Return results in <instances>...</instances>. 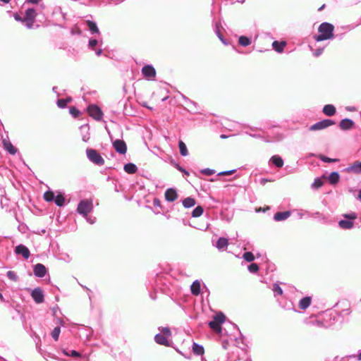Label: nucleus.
Segmentation results:
<instances>
[{
  "instance_id": "obj_1",
  "label": "nucleus",
  "mask_w": 361,
  "mask_h": 361,
  "mask_svg": "<svg viewBox=\"0 0 361 361\" xmlns=\"http://www.w3.org/2000/svg\"><path fill=\"white\" fill-rule=\"evenodd\" d=\"M334 26L327 22L322 23L318 27L319 35L314 37L317 42H322L326 39H334Z\"/></svg>"
},
{
  "instance_id": "obj_2",
  "label": "nucleus",
  "mask_w": 361,
  "mask_h": 361,
  "mask_svg": "<svg viewBox=\"0 0 361 361\" xmlns=\"http://www.w3.org/2000/svg\"><path fill=\"white\" fill-rule=\"evenodd\" d=\"M226 316L221 312L216 313L212 321L208 324L209 326L216 333H221V324L225 322Z\"/></svg>"
},
{
  "instance_id": "obj_3",
  "label": "nucleus",
  "mask_w": 361,
  "mask_h": 361,
  "mask_svg": "<svg viewBox=\"0 0 361 361\" xmlns=\"http://www.w3.org/2000/svg\"><path fill=\"white\" fill-rule=\"evenodd\" d=\"M93 209L92 200L85 199L80 201L78 204L77 212L83 217H86Z\"/></svg>"
},
{
  "instance_id": "obj_4",
  "label": "nucleus",
  "mask_w": 361,
  "mask_h": 361,
  "mask_svg": "<svg viewBox=\"0 0 361 361\" xmlns=\"http://www.w3.org/2000/svg\"><path fill=\"white\" fill-rule=\"evenodd\" d=\"M86 154L87 159L93 164L97 166H103L104 164V159L96 149L87 148L86 149Z\"/></svg>"
},
{
  "instance_id": "obj_5",
  "label": "nucleus",
  "mask_w": 361,
  "mask_h": 361,
  "mask_svg": "<svg viewBox=\"0 0 361 361\" xmlns=\"http://www.w3.org/2000/svg\"><path fill=\"white\" fill-rule=\"evenodd\" d=\"M335 123H336V122L334 120L324 119L322 121H320L317 122L316 123L312 125L309 128V130L311 131L321 130H324L331 126H333Z\"/></svg>"
},
{
  "instance_id": "obj_6",
  "label": "nucleus",
  "mask_w": 361,
  "mask_h": 361,
  "mask_svg": "<svg viewBox=\"0 0 361 361\" xmlns=\"http://www.w3.org/2000/svg\"><path fill=\"white\" fill-rule=\"evenodd\" d=\"M87 112L89 115L96 121H101L103 117V113L101 109L95 105L91 104L87 107Z\"/></svg>"
},
{
  "instance_id": "obj_7",
  "label": "nucleus",
  "mask_w": 361,
  "mask_h": 361,
  "mask_svg": "<svg viewBox=\"0 0 361 361\" xmlns=\"http://www.w3.org/2000/svg\"><path fill=\"white\" fill-rule=\"evenodd\" d=\"M31 297L37 304L42 303L44 300V295L42 290L37 287L34 288L30 293Z\"/></svg>"
},
{
  "instance_id": "obj_8",
  "label": "nucleus",
  "mask_w": 361,
  "mask_h": 361,
  "mask_svg": "<svg viewBox=\"0 0 361 361\" xmlns=\"http://www.w3.org/2000/svg\"><path fill=\"white\" fill-rule=\"evenodd\" d=\"M113 147L115 150L121 154H125L126 153L127 146L123 140L117 139L114 140L113 142Z\"/></svg>"
},
{
  "instance_id": "obj_9",
  "label": "nucleus",
  "mask_w": 361,
  "mask_h": 361,
  "mask_svg": "<svg viewBox=\"0 0 361 361\" xmlns=\"http://www.w3.org/2000/svg\"><path fill=\"white\" fill-rule=\"evenodd\" d=\"M142 73L148 79H152L156 76V70L152 65H145L142 68Z\"/></svg>"
},
{
  "instance_id": "obj_10",
  "label": "nucleus",
  "mask_w": 361,
  "mask_h": 361,
  "mask_svg": "<svg viewBox=\"0 0 361 361\" xmlns=\"http://www.w3.org/2000/svg\"><path fill=\"white\" fill-rule=\"evenodd\" d=\"M33 272L35 276L42 278L46 275L47 270L44 264L38 263L34 266Z\"/></svg>"
},
{
  "instance_id": "obj_11",
  "label": "nucleus",
  "mask_w": 361,
  "mask_h": 361,
  "mask_svg": "<svg viewBox=\"0 0 361 361\" xmlns=\"http://www.w3.org/2000/svg\"><path fill=\"white\" fill-rule=\"evenodd\" d=\"M15 253L16 255H21L25 259H27L30 255L29 249L22 244L18 245L15 247Z\"/></svg>"
},
{
  "instance_id": "obj_12",
  "label": "nucleus",
  "mask_w": 361,
  "mask_h": 361,
  "mask_svg": "<svg viewBox=\"0 0 361 361\" xmlns=\"http://www.w3.org/2000/svg\"><path fill=\"white\" fill-rule=\"evenodd\" d=\"M338 126L342 130H349L354 127L355 123L350 118H343L340 121Z\"/></svg>"
},
{
  "instance_id": "obj_13",
  "label": "nucleus",
  "mask_w": 361,
  "mask_h": 361,
  "mask_svg": "<svg viewBox=\"0 0 361 361\" xmlns=\"http://www.w3.org/2000/svg\"><path fill=\"white\" fill-rule=\"evenodd\" d=\"M165 199L166 201L172 202L178 197L176 190L174 188H169L165 191Z\"/></svg>"
},
{
  "instance_id": "obj_14",
  "label": "nucleus",
  "mask_w": 361,
  "mask_h": 361,
  "mask_svg": "<svg viewBox=\"0 0 361 361\" xmlns=\"http://www.w3.org/2000/svg\"><path fill=\"white\" fill-rule=\"evenodd\" d=\"M228 245V239L224 237L219 238L216 243L214 244V246L219 250V251H224L225 250Z\"/></svg>"
},
{
  "instance_id": "obj_15",
  "label": "nucleus",
  "mask_w": 361,
  "mask_h": 361,
  "mask_svg": "<svg viewBox=\"0 0 361 361\" xmlns=\"http://www.w3.org/2000/svg\"><path fill=\"white\" fill-rule=\"evenodd\" d=\"M291 214H292L291 211H285V212H276L274 215V220L275 221H284V220L287 219L288 217H290Z\"/></svg>"
},
{
  "instance_id": "obj_16",
  "label": "nucleus",
  "mask_w": 361,
  "mask_h": 361,
  "mask_svg": "<svg viewBox=\"0 0 361 361\" xmlns=\"http://www.w3.org/2000/svg\"><path fill=\"white\" fill-rule=\"evenodd\" d=\"M312 303V297L310 296H305L302 298L298 303V307L302 310H307Z\"/></svg>"
},
{
  "instance_id": "obj_17",
  "label": "nucleus",
  "mask_w": 361,
  "mask_h": 361,
  "mask_svg": "<svg viewBox=\"0 0 361 361\" xmlns=\"http://www.w3.org/2000/svg\"><path fill=\"white\" fill-rule=\"evenodd\" d=\"M167 336L162 335L161 333L157 334L154 336V341L157 343L164 346H169L170 343Z\"/></svg>"
},
{
  "instance_id": "obj_18",
  "label": "nucleus",
  "mask_w": 361,
  "mask_h": 361,
  "mask_svg": "<svg viewBox=\"0 0 361 361\" xmlns=\"http://www.w3.org/2000/svg\"><path fill=\"white\" fill-rule=\"evenodd\" d=\"M346 171L357 174L361 173V161H355L346 169Z\"/></svg>"
},
{
  "instance_id": "obj_19",
  "label": "nucleus",
  "mask_w": 361,
  "mask_h": 361,
  "mask_svg": "<svg viewBox=\"0 0 361 361\" xmlns=\"http://www.w3.org/2000/svg\"><path fill=\"white\" fill-rule=\"evenodd\" d=\"M3 145L4 149L11 154L14 155L17 152V149L9 140H4Z\"/></svg>"
},
{
  "instance_id": "obj_20",
  "label": "nucleus",
  "mask_w": 361,
  "mask_h": 361,
  "mask_svg": "<svg viewBox=\"0 0 361 361\" xmlns=\"http://www.w3.org/2000/svg\"><path fill=\"white\" fill-rule=\"evenodd\" d=\"M338 226L342 229L349 230L353 228L354 223L353 221L348 219H341L338 221Z\"/></svg>"
},
{
  "instance_id": "obj_21",
  "label": "nucleus",
  "mask_w": 361,
  "mask_h": 361,
  "mask_svg": "<svg viewBox=\"0 0 361 361\" xmlns=\"http://www.w3.org/2000/svg\"><path fill=\"white\" fill-rule=\"evenodd\" d=\"M323 113L327 116H332L336 112V107L332 104H326L322 109Z\"/></svg>"
},
{
  "instance_id": "obj_22",
  "label": "nucleus",
  "mask_w": 361,
  "mask_h": 361,
  "mask_svg": "<svg viewBox=\"0 0 361 361\" xmlns=\"http://www.w3.org/2000/svg\"><path fill=\"white\" fill-rule=\"evenodd\" d=\"M190 290L192 295H198L201 292V283L198 280L193 281L190 286Z\"/></svg>"
},
{
  "instance_id": "obj_23",
  "label": "nucleus",
  "mask_w": 361,
  "mask_h": 361,
  "mask_svg": "<svg viewBox=\"0 0 361 361\" xmlns=\"http://www.w3.org/2000/svg\"><path fill=\"white\" fill-rule=\"evenodd\" d=\"M89 126L88 125H83L80 126V131L82 134V140L87 142L90 140V133H89Z\"/></svg>"
},
{
  "instance_id": "obj_24",
  "label": "nucleus",
  "mask_w": 361,
  "mask_h": 361,
  "mask_svg": "<svg viewBox=\"0 0 361 361\" xmlns=\"http://www.w3.org/2000/svg\"><path fill=\"white\" fill-rule=\"evenodd\" d=\"M86 25L89 30L90 31L91 34H99V28L95 22L87 20H86Z\"/></svg>"
},
{
  "instance_id": "obj_25",
  "label": "nucleus",
  "mask_w": 361,
  "mask_h": 361,
  "mask_svg": "<svg viewBox=\"0 0 361 361\" xmlns=\"http://www.w3.org/2000/svg\"><path fill=\"white\" fill-rule=\"evenodd\" d=\"M286 45V42L281 41H274L272 43V47L273 49L278 53L283 52L285 46Z\"/></svg>"
},
{
  "instance_id": "obj_26",
  "label": "nucleus",
  "mask_w": 361,
  "mask_h": 361,
  "mask_svg": "<svg viewBox=\"0 0 361 361\" xmlns=\"http://www.w3.org/2000/svg\"><path fill=\"white\" fill-rule=\"evenodd\" d=\"M36 17L35 10L32 8H29L26 9L25 16L23 17V20H35Z\"/></svg>"
},
{
  "instance_id": "obj_27",
  "label": "nucleus",
  "mask_w": 361,
  "mask_h": 361,
  "mask_svg": "<svg viewBox=\"0 0 361 361\" xmlns=\"http://www.w3.org/2000/svg\"><path fill=\"white\" fill-rule=\"evenodd\" d=\"M270 162H271L277 168H281L283 166V160L279 155L272 156L270 159Z\"/></svg>"
},
{
  "instance_id": "obj_28",
  "label": "nucleus",
  "mask_w": 361,
  "mask_h": 361,
  "mask_svg": "<svg viewBox=\"0 0 361 361\" xmlns=\"http://www.w3.org/2000/svg\"><path fill=\"white\" fill-rule=\"evenodd\" d=\"M124 171L129 173V174H133L136 173L137 171V166L133 163H128L124 165Z\"/></svg>"
},
{
  "instance_id": "obj_29",
  "label": "nucleus",
  "mask_w": 361,
  "mask_h": 361,
  "mask_svg": "<svg viewBox=\"0 0 361 361\" xmlns=\"http://www.w3.org/2000/svg\"><path fill=\"white\" fill-rule=\"evenodd\" d=\"M192 348L195 355H202L204 353V347L197 343H193Z\"/></svg>"
},
{
  "instance_id": "obj_30",
  "label": "nucleus",
  "mask_w": 361,
  "mask_h": 361,
  "mask_svg": "<svg viewBox=\"0 0 361 361\" xmlns=\"http://www.w3.org/2000/svg\"><path fill=\"white\" fill-rule=\"evenodd\" d=\"M182 203L185 208H190L195 205L196 201L193 197H188L185 198Z\"/></svg>"
},
{
  "instance_id": "obj_31",
  "label": "nucleus",
  "mask_w": 361,
  "mask_h": 361,
  "mask_svg": "<svg viewBox=\"0 0 361 361\" xmlns=\"http://www.w3.org/2000/svg\"><path fill=\"white\" fill-rule=\"evenodd\" d=\"M340 179L339 173L336 171L331 172L329 176V181L331 184H336Z\"/></svg>"
},
{
  "instance_id": "obj_32",
  "label": "nucleus",
  "mask_w": 361,
  "mask_h": 361,
  "mask_svg": "<svg viewBox=\"0 0 361 361\" xmlns=\"http://www.w3.org/2000/svg\"><path fill=\"white\" fill-rule=\"evenodd\" d=\"M178 147L180 150V154L183 156L186 157L188 155V151L186 145L184 143L183 141L179 140L178 142Z\"/></svg>"
},
{
  "instance_id": "obj_33",
  "label": "nucleus",
  "mask_w": 361,
  "mask_h": 361,
  "mask_svg": "<svg viewBox=\"0 0 361 361\" xmlns=\"http://www.w3.org/2000/svg\"><path fill=\"white\" fill-rule=\"evenodd\" d=\"M292 213L295 214L297 219H302L306 214H309V212L302 209H293Z\"/></svg>"
},
{
  "instance_id": "obj_34",
  "label": "nucleus",
  "mask_w": 361,
  "mask_h": 361,
  "mask_svg": "<svg viewBox=\"0 0 361 361\" xmlns=\"http://www.w3.org/2000/svg\"><path fill=\"white\" fill-rule=\"evenodd\" d=\"M54 202L58 207H62L65 203V198L62 194H58L54 197Z\"/></svg>"
},
{
  "instance_id": "obj_35",
  "label": "nucleus",
  "mask_w": 361,
  "mask_h": 361,
  "mask_svg": "<svg viewBox=\"0 0 361 361\" xmlns=\"http://www.w3.org/2000/svg\"><path fill=\"white\" fill-rule=\"evenodd\" d=\"M238 43L243 47H247L251 44V39L246 36H240L238 39Z\"/></svg>"
},
{
  "instance_id": "obj_36",
  "label": "nucleus",
  "mask_w": 361,
  "mask_h": 361,
  "mask_svg": "<svg viewBox=\"0 0 361 361\" xmlns=\"http://www.w3.org/2000/svg\"><path fill=\"white\" fill-rule=\"evenodd\" d=\"M203 207L202 206H197L192 212V216L195 218L199 217L203 214Z\"/></svg>"
},
{
  "instance_id": "obj_37",
  "label": "nucleus",
  "mask_w": 361,
  "mask_h": 361,
  "mask_svg": "<svg viewBox=\"0 0 361 361\" xmlns=\"http://www.w3.org/2000/svg\"><path fill=\"white\" fill-rule=\"evenodd\" d=\"M55 195L54 192L48 190L44 193V199L47 202H52L54 200Z\"/></svg>"
},
{
  "instance_id": "obj_38",
  "label": "nucleus",
  "mask_w": 361,
  "mask_h": 361,
  "mask_svg": "<svg viewBox=\"0 0 361 361\" xmlns=\"http://www.w3.org/2000/svg\"><path fill=\"white\" fill-rule=\"evenodd\" d=\"M272 290L275 297L283 294V290L278 283H274L273 285Z\"/></svg>"
},
{
  "instance_id": "obj_39",
  "label": "nucleus",
  "mask_w": 361,
  "mask_h": 361,
  "mask_svg": "<svg viewBox=\"0 0 361 361\" xmlns=\"http://www.w3.org/2000/svg\"><path fill=\"white\" fill-rule=\"evenodd\" d=\"M324 184V182L320 178H317L314 179V182L312 184V188L314 189H318L321 188Z\"/></svg>"
},
{
  "instance_id": "obj_40",
  "label": "nucleus",
  "mask_w": 361,
  "mask_h": 361,
  "mask_svg": "<svg viewBox=\"0 0 361 361\" xmlns=\"http://www.w3.org/2000/svg\"><path fill=\"white\" fill-rule=\"evenodd\" d=\"M243 258L248 262H251L252 261H254L255 259V256L254 255L252 254V252H245L243 255Z\"/></svg>"
},
{
  "instance_id": "obj_41",
  "label": "nucleus",
  "mask_w": 361,
  "mask_h": 361,
  "mask_svg": "<svg viewBox=\"0 0 361 361\" xmlns=\"http://www.w3.org/2000/svg\"><path fill=\"white\" fill-rule=\"evenodd\" d=\"M60 333H61V329L59 326H56L53 329L51 335L54 341H58Z\"/></svg>"
},
{
  "instance_id": "obj_42",
  "label": "nucleus",
  "mask_w": 361,
  "mask_h": 361,
  "mask_svg": "<svg viewBox=\"0 0 361 361\" xmlns=\"http://www.w3.org/2000/svg\"><path fill=\"white\" fill-rule=\"evenodd\" d=\"M6 276L10 280H11L13 281L16 282L18 280V276L13 271H7Z\"/></svg>"
},
{
  "instance_id": "obj_43",
  "label": "nucleus",
  "mask_w": 361,
  "mask_h": 361,
  "mask_svg": "<svg viewBox=\"0 0 361 361\" xmlns=\"http://www.w3.org/2000/svg\"><path fill=\"white\" fill-rule=\"evenodd\" d=\"M70 99H60L57 101V106L61 109H63L66 106Z\"/></svg>"
},
{
  "instance_id": "obj_44",
  "label": "nucleus",
  "mask_w": 361,
  "mask_h": 361,
  "mask_svg": "<svg viewBox=\"0 0 361 361\" xmlns=\"http://www.w3.org/2000/svg\"><path fill=\"white\" fill-rule=\"evenodd\" d=\"M63 353L67 356L79 357L80 355V353L75 350H63Z\"/></svg>"
},
{
  "instance_id": "obj_45",
  "label": "nucleus",
  "mask_w": 361,
  "mask_h": 361,
  "mask_svg": "<svg viewBox=\"0 0 361 361\" xmlns=\"http://www.w3.org/2000/svg\"><path fill=\"white\" fill-rule=\"evenodd\" d=\"M250 273L255 274L259 271V266L256 263H252L247 267Z\"/></svg>"
},
{
  "instance_id": "obj_46",
  "label": "nucleus",
  "mask_w": 361,
  "mask_h": 361,
  "mask_svg": "<svg viewBox=\"0 0 361 361\" xmlns=\"http://www.w3.org/2000/svg\"><path fill=\"white\" fill-rule=\"evenodd\" d=\"M159 330L161 331L162 335L167 337H170L171 336V331L169 327H159Z\"/></svg>"
},
{
  "instance_id": "obj_47",
  "label": "nucleus",
  "mask_w": 361,
  "mask_h": 361,
  "mask_svg": "<svg viewBox=\"0 0 361 361\" xmlns=\"http://www.w3.org/2000/svg\"><path fill=\"white\" fill-rule=\"evenodd\" d=\"M319 159L325 163H334L338 161L336 159H331L324 155H319Z\"/></svg>"
},
{
  "instance_id": "obj_48",
  "label": "nucleus",
  "mask_w": 361,
  "mask_h": 361,
  "mask_svg": "<svg viewBox=\"0 0 361 361\" xmlns=\"http://www.w3.org/2000/svg\"><path fill=\"white\" fill-rule=\"evenodd\" d=\"M69 113L73 116V118H77L80 114V111L74 106L70 107Z\"/></svg>"
},
{
  "instance_id": "obj_49",
  "label": "nucleus",
  "mask_w": 361,
  "mask_h": 361,
  "mask_svg": "<svg viewBox=\"0 0 361 361\" xmlns=\"http://www.w3.org/2000/svg\"><path fill=\"white\" fill-rule=\"evenodd\" d=\"M343 216L350 221H353L357 219V214L355 212H352L350 214H344Z\"/></svg>"
},
{
  "instance_id": "obj_50",
  "label": "nucleus",
  "mask_w": 361,
  "mask_h": 361,
  "mask_svg": "<svg viewBox=\"0 0 361 361\" xmlns=\"http://www.w3.org/2000/svg\"><path fill=\"white\" fill-rule=\"evenodd\" d=\"M215 32H216V35L218 36L219 39L222 42L223 44H224L226 45L228 44V42L226 41V39L223 37L222 34L220 32V30L217 26L216 27Z\"/></svg>"
},
{
  "instance_id": "obj_51",
  "label": "nucleus",
  "mask_w": 361,
  "mask_h": 361,
  "mask_svg": "<svg viewBox=\"0 0 361 361\" xmlns=\"http://www.w3.org/2000/svg\"><path fill=\"white\" fill-rule=\"evenodd\" d=\"M201 173L206 175V176H212L215 173V171L214 169H204L200 171Z\"/></svg>"
},
{
  "instance_id": "obj_52",
  "label": "nucleus",
  "mask_w": 361,
  "mask_h": 361,
  "mask_svg": "<svg viewBox=\"0 0 361 361\" xmlns=\"http://www.w3.org/2000/svg\"><path fill=\"white\" fill-rule=\"evenodd\" d=\"M98 44V40L96 39H90L88 42V47L90 49H93L94 47Z\"/></svg>"
},
{
  "instance_id": "obj_53",
  "label": "nucleus",
  "mask_w": 361,
  "mask_h": 361,
  "mask_svg": "<svg viewBox=\"0 0 361 361\" xmlns=\"http://www.w3.org/2000/svg\"><path fill=\"white\" fill-rule=\"evenodd\" d=\"M23 23H25V27L28 29L32 28L34 25V20H25Z\"/></svg>"
},
{
  "instance_id": "obj_54",
  "label": "nucleus",
  "mask_w": 361,
  "mask_h": 361,
  "mask_svg": "<svg viewBox=\"0 0 361 361\" xmlns=\"http://www.w3.org/2000/svg\"><path fill=\"white\" fill-rule=\"evenodd\" d=\"M324 51V48H318V49H316L314 51H313V55L315 56V57H318Z\"/></svg>"
},
{
  "instance_id": "obj_55",
  "label": "nucleus",
  "mask_w": 361,
  "mask_h": 361,
  "mask_svg": "<svg viewBox=\"0 0 361 361\" xmlns=\"http://www.w3.org/2000/svg\"><path fill=\"white\" fill-rule=\"evenodd\" d=\"M176 168L180 172L183 173L186 176H188L189 175V172L188 171H186L184 168H183L181 166H180L179 164H176Z\"/></svg>"
},
{
  "instance_id": "obj_56",
  "label": "nucleus",
  "mask_w": 361,
  "mask_h": 361,
  "mask_svg": "<svg viewBox=\"0 0 361 361\" xmlns=\"http://www.w3.org/2000/svg\"><path fill=\"white\" fill-rule=\"evenodd\" d=\"M235 171V169H233V170H230V171H224L219 172V173H218V176H226V175H231V174L233 173Z\"/></svg>"
},
{
  "instance_id": "obj_57",
  "label": "nucleus",
  "mask_w": 361,
  "mask_h": 361,
  "mask_svg": "<svg viewBox=\"0 0 361 361\" xmlns=\"http://www.w3.org/2000/svg\"><path fill=\"white\" fill-rule=\"evenodd\" d=\"M87 220V221L90 224H93L95 223V221H96V218L94 217V216H88V215L85 217Z\"/></svg>"
},
{
  "instance_id": "obj_58",
  "label": "nucleus",
  "mask_w": 361,
  "mask_h": 361,
  "mask_svg": "<svg viewBox=\"0 0 361 361\" xmlns=\"http://www.w3.org/2000/svg\"><path fill=\"white\" fill-rule=\"evenodd\" d=\"M13 17L16 21L23 22V17H21L18 13H14Z\"/></svg>"
},
{
  "instance_id": "obj_59",
  "label": "nucleus",
  "mask_w": 361,
  "mask_h": 361,
  "mask_svg": "<svg viewBox=\"0 0 361 361\" xmlns=\"http://www.w3.org/2000/svg\"><path fill=\"white\" fill-rule=\"evenodd\" d=\"M153 205L155 207H161V202H160L159 200L157 199V198H154V200H153Z\"/></svg>"
},
{
  "instance_id": "obj_60",
  "label": "nucleus",
  "mask_w": 361,
  "mask_h": 361,
  "mask_svg": "<svg viewBox=\"0 0 361 361\" xmlns=\"http://www.w3.org/2000/svg\"><path fill=\"white\" fill-rule=\"evenodd\" d=\"M185 99L186 100V102H187L186 104L188 105V104H191V105L194 106L195 107H196V106H197V103L196 102H193V101H192V100H190V99H189L188 98H185Z\"/></svg>"
},
{
  "instance_id": "obj_61",
  "label": "nucleus",
  "mask_w": 361,
  "mask_h": 361,
  "mask_svg": "<svg viewBox=\"0 0 361 361\" xmlns=\"http://www.w3.org/2000/svg\"><path fill=\"white\" fill-rule=\"evenodd\" d=\"M269 180L267 178H261L259 180V183L262 185H264L267 182H269Z\"/></svg>"
},
{
  "instance_id": "obj_62",
  "label": "nucleus",
  "mask_w": 361,
  "mask_h": 361,
  "mask_svg": "<svg viewBox=\"0 0 361 361\" xmlns=\"http://www.w3.org/2000/svg\"><path fill=\"white\" fill-rule=\"evenodd\" d=\"M313 324H316L318 326H323L322 322L319 320H317V319H314V321L313 322Z\"/></svg>"
},
{
  "instance_id": "obj_63",
  "label": "nucleus",
  "mask_w": 361,
  "mask_h": 361,
  "mask_svg": "<svg viewBox=\"0 0 361 361\" xmlns=\"http://www.w3.org/2000/svg\"><path fill=\"white\" fill-rule=\"evenodd\" d=\"M40 0H25L26 4H37Z\"/></svg>"
},
{
  "instance_id": "obj_64",
  "label": "nucleus",
  "mask_w": 361,
  "mask_h": 361,
  "mask_svg": "<svg viewBox=\"0 0 361 361\" xmlns=\"http://www.w3.org/2000/svg\"><path fill=\"white\" fill-rule=\"evenodd\" d=\"M320 216H321V214L319 212H316L310 215V216L314 217V218L319 217Z\"/></svg>"
}]
</instances>
